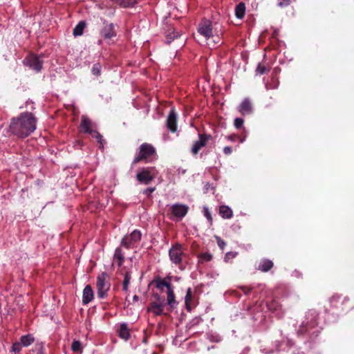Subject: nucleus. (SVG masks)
Instances as JSON below:
<instances>
[{
  "mask_svg": "<svg viewBox=\"0 0 354 354\" xmlns=\"http://www.w3.org/2000/svg\"><path fill=\"white\" fill-rule=\"evenodd\" d=\"M37 119L30 112H24L11 119L9 131L14 136L24 138L36 129Z\"/></svg>",
  "mask_w": 354,
  "mask_h": 354,
  "instance_id": "nucleus-1",
  "label": "nucleus"
},
{
  "mask_svg": "<svg viewBox=\"0 0 354 354\" xmlns=\"http://www.w3.org/2000/svg\"><path fill=\"white\" fill-rule=\"evenodd\" d=\"M322 328L319 313L315 310H310L306 313L297 333L299 336L306 337L313 342L320 334Z\"/></svg>",
  "mask_w": 354,
  "mask_h": 354,
  "instance_id": "nucleus-2",
  "label": "nucleus"
},
{
  "mask_svg": "<svg viewBox=\"0 0 354 354\" xmlns=\"http://www.w3.org/2000/svg\"><path fill=\"white\" fill-rule=\"evenodd\" d=\"M44 55H35L30 54L28 55L23 60V64L26 66L29 67L30 69L35 71L37 73H39L41 71L43 68L44 64Z\"/></svg>",
  "mask_w": 354,
  "mask_h": 354,
  "instance_id": "nucleus-3",
  "label": "nucleus"
},
{
  "mask_svg": "<svg viewBox=\"0 0 354 354\" xmlns=\"http://www.w3.org/2000/svg\"><path fill=\"white\" fill-rule=\"evenodd\" d=\"M91 121L86 116L83 115L81 118L80 127L82 130L95 138L98 143H100L99 148L102 150L104 149L102 136L97 131L91 129Z\"/></svg>",
  "mask_w": 354,
  "mask_h": 354,
  "instance_id": "nucleus-4",
  "label": "nucleus"
},
{
  "mask_svg": "<svg viewBox=\"0 0 354 354\" xmlns=\"http://www.w3.org/2000/svg\"><path fill=\"white\" fill-rule=\"evenodd\" d=\"M156 178V169L153 167L142 168L136 176L140 184L149 185Z\"/></svg>",
  "mask_w": 354,
  "mask_h": 354,
  "instance_id": "nucleus-5",
  "label": "nucleus"
},
{
  "mask_svg": "<svg viewBox=\"0 0 354 354\" xmlns=\"http://www.w3.org/2000/svg\"><path fill=\"white\" fill-rule=\"evenodd\" d=\"M294 345L293 342L288 337H283L281 340H276L273 342L272 348H261V351L265 354H270L274 353V351L279 352L285 351L286 348H290Z\"/></svg>",
  "mask_w": 354,
  "mask_h": 354,
  "instance_id": "nucleus-6",
  "label": "nucleus"
},
{
  "mask_svg": "<svg viewBox=\"0 0 354 354\" xmlns=\"http://www.w3.org/2000/svg\"><path fill=\"white\" fill-rule=\"evenodd\" d=\"M108 277L106 272H102L97 277L96 286L97 297L104 299L107 297V292L109 290L111 284L109 281H106Z\"/></svg>",
  "mask_w": 354,
  "mask_h": 354,
  "instance_id": "nucleus-7",
  "label": "nucleus"
},
{
  "mask_svg": "<svg viewBox=\"0 0 354 354\" xmlns=\"http://www.w3.org/2000/svg\"><path fill=\"white\" fill-rule=\"evenodd\" d=\"M139 153L133 160V163H137L141 160L150 158L156 155V149L148 143H143L139 147Z\"/></svg>",
  "mask_w": 354,
  "mask_h": 354,
  "instance_id": "nucleus-8",
  "label": "nucleus"
},
{
  "mask_svg": "<svg viewBox=\"0 0 354 354\" xmlns=\"http://www.w3.org/2000/svg\"><path fill=\"white\" fill-rule=\"evenodd\" d=\"M141 237V232L138 230H134L131 234L122 238L120 245L127 249H129L137 244L140 241Z\"/></svg>",
  "mask_w": 354,
  "mask_h": 354,
  "instance_id": "nucleus-9",
  "label": "nucleus"
},
{
  "mask_svg": "<svg viewBox=\"0 0 354 354\" xmlns=\"http://www.w3.org/2000/svg\"><path fill=\"white\" fill-rule=\"evenodd\" d=\"M198 140L194 143L191 149L194 155H196L202 147L206 146L209 140L213 139V137L210 134L198 133Z\"/></svg>",
  "mask_w": 354,
  "mask_h": 354,
  "instance_id": "nucleus-10",
  "label": "nucleus"
},
{
  "mask_svg": "<svg viewBox=\"0 0 354 354\" xmlns=\"http://www.w3.org/2000/svg\"><path fill=\"white\" fill-rule=\"evenodd\" d=\"M183 250L179 243L173 245L169 250V256L171 261L174 264H179L182 261Z\"/></svg>",
  "mask_w": 354,
  "mask_h": 354,
  "instance_id": "nucleus-11",
  "label": "nucleus"
},
{
  "mask_svg": "<svg viewBox=\"0 0 354 354\" xmlns=\"http://www.w3.org/2000/svg\"><path fill=\"white\" fill-rule=\"evenodd\" d=\"M198 32L203 36L206 39H209L213 36L212 23L209 20H203L198 26Z\"/></svg>",
  "mask_w": 354,
  "mask_h": 354,
  "instance_id": "nucleus-12",
  "label": "nucleus"
},
{
  "mask_svg": "<svg viewBox=\"0 0 354 354\" xmlns=\"http://www.w3.org/2000/svg\"><path fill=\"white\" fill-rule=\"evenodd\" d=\"M171 209L173 216L181 220L187 214L189 207L185 204L175 203L171 205Z\"/></svg>",
  "mask_w": 354,
  "mask_h": 354,
  "instance_id": "nucleus-13",
  "label": "nucleus"
},
{
  "mask_svg": "<svg viewBox=\"0 0 354 354\" xmlns=\"http://www.w3.org/2000/svg\"><path fill=\"white\" fill-rule=\"evenodd\" d=\"M237 110L243 115L252 114L254 109L250 99L249 97L244 98L237 106Z\"/></svg>",
  "mask_w": 354,
  "mask_h": 354,
  "instance_id": "nucleus-14",
  "label": "nucleus"
},
{
  "mask_svg": "<svg viewBox=\"0 0 354 354\" xmlns=\"http://www.w3.org/2000/svg\"><path fill=\"white\" fill-rule=\"evenodd\" d=\"M115 25L113 23L104 22V27L100 31V35L105 39L116 37Z\"/></svg>",
  "mask_w": 354,
  "mask_h": 354,
  "instance_id": "nucleus-15",
  "label": "nucleus"
},
{
  "mask_svg": "<svg viewBox=\"0 0 354 354\" xmlns=\"http://www.w3.org/2000/svg\"><path fill=\"white\" fill-rule=\"evenodd\" d=\"M171 277H167L165 279H162L160 277H156L152 281L153 283L156 284V287L159 290H163L165 287L167 288V290L172 288L171 283Z\"/></svg>",
  "mask_w": 354,
  "mask_h": 354,
  "instance_id": "nucleus-16",
  "label": "nucleus"
},
{
  "mask_svg": "<svg viewBox=\"0 0 354 354\" xmlns=\"http://www.w3.org/2000/svg\"><path fill=\"white\" fill-rule=\"evenodd\" d=\"M166 125L171 132H176L177 130V115L174 109H171L167 119Z\"/></svg>",
  "mask_w": 354,
  "mask_h": 354,
  "instance_id": "nucleus-17",
  "label": "nucleus"
},
{
  "mask_svg": "<svg viewBox=\"0 0 354 354\" xmlns=\"http://www.w3.org/2000/svg\"><path fill=\"white\" fill-rule=\"evenodd\" d=\"M267 308L274 313L277 317H281L283 316V311L281 306L276 300H272L266 304Z\"/></svg>",
  "mask_w": 354,
  "mask_h": 354,
  "instance_id": "nucleus-18",
  "label": "nucleus"
},
{
  "mask_svg": "<svg viewBox=\"0 0 354 354\" xmlns=\"http://www.w3.org/2000/svg\"><path fill=\"white\" fill-rule=\"evenodd\" d=\"M93 299V291L90 285H87L83 290L82 304H88Z\"/></svg>",
  "mask_w": 354,
  "mask_h": 354,
  "instance_id": "nucleus-19",
  "label": "nucleus"
},
{
  "mask_svg": "<svg viewBox=\"0 0 354 354\" xmlns=\"http://www.w3.org/2000/svg\"><path fill=\"white\" fill-rule=\"evenodd\" d=\"M118 336L127 341L130 338L129 329L127 323H122L117 329Z\"/></svg>",
  "mask_w": 354,
  "mask_h": 354,
  "instance_id": "nucleus-20",
  "label": "nucleus"
},
{
  "mask_svg": "<svg viewBox=\"0 0 354 354\" xmlns=\"http://www.w3.org/2000/svg\"><path fill=\"white\" fill-rule=\"evenodd\" d=\"M273 267V262L268 259H263L260 261L258 270L266 272H268Z\"/></svg>",
  "mask_w": 354,
  "mask_h": 354,
  "instance_id": "nucleus-21",
  "label": "nucleus"
},
{
  "mask_svg": "<svg viewBox=\"0 0 354 354\" xmlns=\"http://www.w3.org/2000/svg\"><path fill=\"white\" fill-rule=\"evenodd\" d=\"M219 214L224 219H229L233 216L232 209L227 205H221L219 207Z\"/></svg>",
  "mask_w": 354,
  "mask_h": 354,
  "instance_id": "nucleus-22",
  "label": "nucleus"
},
{
  "mask_svg": "<svg viewBox=\"0 0 354 354\" xmlns=\"http://www.w3.org/2000/svg\"><path fill=\"white\" fill-rule=\"evenodd\" d=\"M165 303H157L152 302L151 304V310L155 315H161L163 314L164 308L165 306Z\"/></svg>",
  "mask_w": 354,
  "mask_h": 354,
  "instance_id": "nucleus-23",
  "label": "nucleus"
},
{
  "mask_svg": "<svg viewBox=\"0 0 354 354\" xmlns=\"http://www.w3.org/2000/svg\"><path fill=\"white\" fill-rule=\"evenodd\" d=\"M167 304L169 306V307L171 309L176 308L178 304L175 299V295L173 288L167 290Z\"/></svg>",
  "mask_w": 354,
  "mask_h": 354,
  "instance_id": "nucleus-24",
  "label": "nucleus"
},
{
  "mask_svg": "<svg viewBox=\"0 0 354 354\" xmlns=\"http://www.w3.org/2000/svg\"><path fill=\"white\" fill-rule=\"evenodd\" d=\"M245 15V5L243 2H240L235 7V16L237 19H241Z\"/></svg>",
  "mask_w": 354,
  "mask_h": 354,
  "instance_id": "nucleus-25",
  "label": "nucleus"
},
{
  "mask_svg": "<svg viewBox=\"0 0 354 354\" xmlns=\"http://www.w3.org/2000/svg\"><path fill=\"white\" fill-rule=\"evenodd\" d=\"M20 344H22L23 347H27L31 345L35 342V337L32 334H27L22 335L20 337Z\"/></svg>",
  "mask_w": 354,
  "mask_h": 354,
  "instance_id": "nucleus-26",
  "label": "nucleus"
},
{
  "mask_svg": "<svg viewBox=\"0 0 354 354\" xmlns=\"http://www.w3.org/2000/svg\"><path fill=\"white\" fill-rule=\"evenodd\" d=\"M140 0H118L115 3L123 8H133Z\"/></svg>",
  "mask_w": 354,
  "mask_h": 354,
  "instance_id": "nucleus-27",
  "label": "nucleus"
},
{
  "mask_svg": "<svg viewBox=\"0 0 354 354\" xmlns=\"http://www.w3.org/2000/svg\"><path fill=\"white\" fill-rule=\"evenodd\" d=\"M340 299H341V296L339 295H334L333 296H332L330 298V303L331 306L333 307V308H339V304L341 305H342L343 303L345 301L348 300V298L345 297L344 299V301L340 303Z\"/></svg>",
  "mask_w": 354,
  "mask_h": 354,
  "instance_id": "nucleus-28",
  "label": "nucleus"
},
{
  "mask_svg": "<svg viewBox=\"0 0 354 354\" xmlns=\"http://www.w3.org/2000/svg\"><path fill=\"white\" fill-rule=\"evenodd\" d=\"M85 27L86 23L84 21H80L73 29V35L75 37L82 35Z\"/></svg>",
  "mask_w": 354,
  "mask_h": 354,
  "instance_id": "nucleus-29",
  "label": "nucleus"
},
{
  "mask_svg": "<svg viewBox=\"0 0 354 354\" xmlns=\"http://www.w3.org/2000/svg\"><path fill=\"white\" fill-rule=\"evenodd\" d=\"M207 339L212 342L218 343L222 340L221 336L215 332H208L206 333Z\"/></svg>",
  "mask_w": 354,
  "mask_h": 354,
  "instance_id": "nucleus-30",
  "label": "nucleus"
},
{
  "mask_svg": "<svg viewBox=\"0 0 354 354\" xmlns=\"http://www.w3.org/2000/svg\"><path fill=\"white\" fill-rule=\"evenodd\" d=\"M114 259L118 261V266H121L124 262V254L120 248H117L114 252Z\"/></svg>",
  "mask_w": 354,
  "mask_h": 354,
  "instance_id": "nucleus-31",
  "label": "nucleus"
},
{
  "mask_svg": "<svg viewBox=\"0 0 354 354\" xmlns=\"http://www.w3.org/2000/svg\"><path fill=\"white\" fill-rule=\"evenodd\" d=\"M131 279V273L129 272H127L124 274V281H123V283H122V290L124 292H127L128 291V287H129V285L130 283Z\"/></svg>",
  "mask_w": 354,
  "mask_h": 354,
  "instance_id": "nucleus-32",
  "label": "nucleus"
},
{
  "mask_svg": "<svg viewBox=\"0 0 354 354\" xmlns=\"http://www.w3.org/2000/svg\"><path fill=\"white\" fill-rule=\"evenodd\" d=\"M202 322V319L200 317H195L191 321H189L186 325V329L190 330L195 326H197Z\"/></svg>",
  "mask_w": 354,
  "mask_h": 354,
  "instance_id": "nucleus-33",
  "label": "nucleus"
},
{
  "mask_svg": "<svg viewBox=\"0 0 354 354\" xmlns=\"http://www.w3.org/2000/svg\"><path fill=\"white\" fill-rule=\"evenodd\" d=\"M192 299V290L191 288H188L187 290L186 295L185 297V301L188 310H190L189 303Z\"/></svg>",
  "mask_w": 354,
  "mask_h": 354,
  "instance_id": "nucleus-34",
  "label": "nucleus"
},
{
  "mask_svg": "<svg viewBox=\"0 0 354 354\" xmlns=\"http://www.w3.org/2000/svg\"><path fill=\"white\" fill-rule=\"evenodd\" d=\"M22 347L23 346L20 344V342L13 343L11 347V352L13 353L12 354H19Z\"/></svg>",
  "mask_w": 354,
  "mask_h": 354,
  "instance_id": "nucleus-35",
  "label": "nucleus"
},
{
  "mask_svg": "<svg viewBox=\"0 0 354 354\" xmlns=\"http://www.w3.org/2000/svg\"><path fill=\"white\" fill-rule=\"evenodd\" d=\"M102 66L100 63H95L93 65L91 73L93 75L100 76L101 75Z\"/></svg>",
  "mask_w": 354,
  "mask_h": 354,
  "instance_id": "nucleus-36",
  "label": "nucleus"
},
{
  "mask_svg": "<svg viewBox=\"0 0 354 354\" xmlns=\"http://www.w3.org/2000/svg\"><path fill=\"white\" fill-rule=\"evenodd\" d=\"M244 120L242 118H236L234 120V127L237 129H245V127L243 126Z\"/></svg>",
  "mask_w": 354,
  "mask_h": 354,
  "instance_id": "nucleus-37",
  "label": "nucleus"
},
{
  "mask_svg": "<svg viewBox=\"0 0 354 354\" xmlns=\"http://www.w3.org/2000/svg\"><path fill=\"white\" fill-rule=\"evenodd\" d=\"M203 212L204 216L207 219L209 224L211 225L212 223V217L211 212H210L209 208L207 206H204Z\"/></svg>",
  "mask_w": 354,
  "mask_h": 354,
  "instance_id": "nucleus-38",
  "label": "nucleus"
},
{
  "mask_svg": "<svg viewBox=\"0 0 354 354\" xmlns=\"http://www.w3.org/2000/svg\"><path fill=\"white\" fill-rule=\"evenodd\" d=\"M82 344L79 340H73L71 344V350L73 352H78L81 351Z\"/></svg>",
  "mask_w": 354,
  "mask_h": 354,
  "instance_id": "nucleus-39",
  "label": "nucleus"
},
{
  "mask_svg": "<svg viewBox=\"0 0 354 354\" xmlns=\"http://www.w3.org/2000/svg\"><path fill=\"white\" fill-rule=\"evenodd\" d=\"M34 351L37 354H45L44 344L43 342L36 344Z\"/></svg>",
  "mask_w": 354,
  "mask_h": 354,
  "instance_id": "nucleus-40",
  "label": "nucleus"
},
{
  "mask_svg": "<svg viewBox=\"0 0 354 354\" xmlns=\"http://www.w3.org/2000/svg\"><path fill=\"white\" fill-rule=\"evenodd\" d=\"M178 37V32H173L171 33H169L167 35V40H166V43L167 44H171V42L176 38H177Z\"/></svg>",
  "mask_w": 354,
  "mask_h": 354,
  "instance_id": "nucleus-41",
  "label": "nucleus"
},
{
  "mask_svg": "<svg viewBox=\"0 0 354 354\" xmlns=\"http://www.w3.org/2000/svg\"><path fill=\"white\" fill-rule=\"evenodd\" d=\"M200 259L202 262H207L212 260V255L208 252L203 253L200 256Z\"/></svg>",
  "mask_w": 354,
  "mask_h": 354,
  "instance_id": "nucleus-42",
  "label": "nucleus"
},
{
  "mask_svg": "<svg viewBox=\"0 0 354 354\" xmlns=\"http://www.w3.org/2000/svg\"><path fill=\"white\" fill-rule=\"evenodd\" d=\"M216 239L218 246L221 248V250H223L225 247L226 246V242L224 240H223L221 237L217 236H216Z\"/></svg>",
  "mask_w": 354,
  "mask_h": 354,
  "instance_id": "nucleus-43",
  "label": "nucleus"
},
{
  "mask_svg": "<svg viewBox=\"0 0 354 354\" xmlns=\"http://www.w3.org/2000/svg\"><path fill=\"white\" fill-rule=\"evenodd\" d=\"M290 3V0H278L277 6L280 8H284L289 6Z\"/></svg>",
  "mask_w": 354,
  "mask_h": 354,
  "instance_id": "nucleus-44",
  "label": "nucleus"
},
{
  "mask_svg": "<svg viewBox=\"0 0 354 354\" xmlns=\"http://www.w3.org/2000/svg\"><path fill=\"white\" fill-rule=\"evenodd\" d=\"M156 187H147L142 191V194L146 195L147 196H150L151 194L155 191Z\"/></svg>",
  "mask_w": 354,
  "mask_h": 354,
  "instance_id": "nucleus-45",
  "label": "nucleus"
},
{
  "mask_svg": "<svg viewBox=\"0 0 354 354\" xmlns=\"http://www.w3.org/2000/svg\"><path fill=\"white\" fill-rule=\"evenodd\" d=\"M266 67L263 65H261L260 64H259V65L257 66V71L260 74V75H263V73H265L266 72Z\"/></svg>",
  "mask_w": 354,
  "mask_h": 354,
  "instance_id": "nucleus-46",
  "label": "nucleus"
},
{
  "mask_svg": "<svg viewBox=\"0 0 354 354\" xmlns=\"http://www.w3.org/2000/svg\"><path fill=\"white\" fill-rule=\"evenodd\" d=\"M238 138H239V136L236 134H232L226 136V139L231 142H235Z\"/></svg>",
  "mask_w": 354,
  "mask_h": 354,
  "instance_id": "nucleus-47",
  "label": "nucleus"
},
{
  "mask_svg": "<svg viewBox=\"0 0 354 354\" xmlns=\"http://www.w3.org/2000/svg\"><path fill=\"white\" fill-rule=\"evenodd\" d=\"M232 152V149L230 146H226L223 148V153L225 155H230Z\"/></svg>",
  "mask_w": 354,
  "mask_h": 354,
  "instance_id": "nucleus-48",
  "label": "nucleus"
},
{
  "mask_svg": "<svg viewBox=\"0 0 354 354\" xmlns=\"http://www.w3.org/2000/svg\"><path fill=\"white\" fill-rule=\"evenodd\" d=\"M241 289L243 291V293L246 295H249L252 291V288L245 287V286H241Z\"/></svg>",
  "mask_w": 354,
  "mask_h": 354,
  "instance_id": "nucleus-49",
  "label": "nucleus"
},
{
  "mask_svg": "<svg viewBox=\"0 0 354 354\" xmlns=\"http://www.w3.org/2000/svg\"><path fill=\"white\" fill-rule=\"evenodd\" d=\"M204 189L205 192H208L210 189H214V187L210 183H208L205 185Z\"/></svg>",
  "mask_w": 354,
  "mask_h": 354,
  "instance_id": "nucleus-50",
  "label": "nucleus"
},
{
  "mask_svg": "<svg viewBox=\"0 0 354 354\" xmlns=\"http://www.w3.org/2000/svg\"><path fill=\"white\" fill-rule=\"evenodd\" d=\"M155 297L157 299V303H165V299L163 297H160L158 295H156Z\"/></svg>",
  "mask_w": 354,
  "mask_h": 354,
  "instance_id": "nucleus-51",
  "label": "nucleus"
},
{
  "mask_svg": "<svg viewBox=\"0 0 354 354\" xmlns=\"http://www.w3.org/2000/svg\"><path fill=\"white\" fill-rule=\"evenodd\" d=\"M236 255L235 253H233V252H227L226 254H225V259L227 258H233Z\"/></svg>",
  "mask_w": 354,
  "mask_h": 354,
  "instance_id": "nucleus-52",
  "label": "nucleus"
},
{
  "mask_svg": "<svg viewBox=\"0 0 354 354\" xmlns=\"http://www.w3.org/2000/svg\"><path fill=\"white\" fill-rule=\"evenodd\" d=\"M185 172H186L185 169H178L179 174H185Z\"/></svg>",
  "mask_w": 354,
  "mask_h": 354,
  "instance_id": "nucleus-53",
  "label": "nucleus"
},
{
  "mask_svg": "<svg viewBox=\"0 0 354 354\" xmlns=\"http://www.w3.org/2000/svg\"><path fill=\"white\" fill-rule=\"evenodd\" d=\"M238 139H239V142H240L241 143H243V142H245V137H243V138H241L239 137V138H238Z\"/></svg>",
  "mask_w": 354,
  "mask_h": 354,
  "instance_id": "nucleus-54",
  "label": "nucleus"
},
{
  "mask_svg": "<svg viewBox=\"0 0 354 354\" xmlns=\"http://www.w3.org/2000/svg\"><path fill=\"white\" fill-rule=\"evenodd\" d=\"M138 299H139V297L138 295H136L133 296V300L134 301H138Z\"/></svg>",
  "mask_w": 354,
  "mask_h": 354,
  "instance_id": "nucleus-55",
  "label": "nucleus"
},
{
  "mask_svg": "<svg viewBox=\"0 0 354 354\" xmlns=\"http://www.w3.org/2000/svg\"><path fill=\"white\" fill-rule=\"evenodd\" d=\"M147 339H146V338H145V339H143V342H144V343H147Z\"/></svg>",
  "mask_w": 354,
  "mask_h": 354,
  "instance_id": "nucleus-56",
  "label": "nucleus"
},
{
  "mask_svg": "<svg viewBox=\"0 0 354 354\" xmlns=\"http://www.w3.org/2000/svg\"><path fill=\"white\" fill-rule=\"evenodd\" d=\"M112 1H114L115 3H116L118 0H112Z\"/></svg>",
  "mask_w": 354,
  "mask_h": 354,
  "instance_id": "nucleus-57",
  "label": "nucleus"
}]
</instances>
